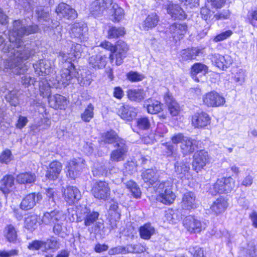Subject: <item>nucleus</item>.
Masks as SVG:
<instances>
[{
    "instance_id": "obj_44",
    "label": "nucleus",
    "mask_w": 257,
    "mask_h": 257,
    "mask_svg": "<svg viewBox=\"0 0 257 257\" xmlns=\"http://www.w3.org/2000/svg\"><path fill=\"white\" fill-rule=\"evenodd\" d=\"M94 107L92 103H89L81 114L82 120L86 122H89L94 117Z\"/></svg>"
},
{
    "instance_id": "obj_33",
    "label": "nucleus",
    "mask_w": 257,
    "mask_h": 257,
    "mask_svg": "<svg viewBox=\"0 0 257 257\" xmlns=\"http://www.w3.org/2000/svg\"><path fill=\"white\" fill-rule=\"evenodd\" d=\"M4 235L8 241L15 243L18 239L17 229L12 224L7 225L4 228Z\"/></svg>"
},
{
    "instance_id": "obj_48",
    "label": "nucleus",
    "mask_w": 257,
    "mask_h": 257,
    "mask_svg": "<svg viewBox=\"0 0 257 257\" xmlns=\"http://www.w3.org/2000/svg\"><path fill=\"white\" fill-rule=\"evenodd\" d=\"M102 138L105 143L112 144L113 145L115 143L118 139H120L113 131L106 132L102 136Z\"/></svg>"
},
{
    "instance_id": "obj_32",
    "label": "nucleus",
    "mask_w": 257,
    "mask_h": 257,
    "mask_svg": "<svg viewBox=\"0 0 257 257\" xmlns=\"http://www.w3.org/2000/svg\"><path fill=\"white\" fill-rule=\"evenodd\" d=\"M190 170V167L188 163L182 162H177L175 164V171L176 174L178 178L183 179L188 175Z\"/></svg>"
},
{
    "instance_id": "obj_49",
    "label": "nucleus",
    "mask_w": 257,
    "mask_h": 257,
    "mask_svg": "<svg viewBox=\"0 0 257 257\" xmlns=\"http://www.w3.org/2000/svg\"><path fill=\"white\" fill-rule=\"evenodd\" d=\"M59 242L54 237L47 239L44 241V251L47 252L51 249H57L59 248Z\"/></svg>"
},
{
    "instance_id": "obj_29",
    "label": "nucleus",
    "mask_w": 257,
    "mask_h": 257,
    "mask_svg": "<svg viewBox=\"0 0 257 257\" xmlns=\"http://www.w3.org/2000/svg\"><path fill=\"white\" fill-rule=\"evenodd\" d=\"M228 203L223 197L217 198L210 206L211 211L215 215L223 213L227 208Z\"/></svg>"
},
{
    "instance_id": "obj_25",
    "label": "nucleus",
    "mask_w": 257,
    "mask_h": 257,
    "mask_svg": "<svg viewBox=\"0 0 257 257\" xmlns=\"http://www.w3.org/2000/svg\"><path fill=\"white\" fill-rule=\"evenodd\" d=\"M142 179L149 185H153L158 182L159 175L156 169H148L142 173Z\"/></svg>"
},
{
    "instance_id": "obj_28",
    "label": "nucleus",
    "mask_w": 257,
    "mask_h": 257,
    "mask_svg": "<svg viewBox=\"0 0 257 257\" xmlns=\"http://www.w3.org/2000/svg\"><path fill=\"white\" fill-rule=\"evenodd\" d=\"M208 71V67L204 64L200 63H196L192 65L191 69L190 74L192 78L196 81H200L197 75L201 74L204 75Z\"/></svg>"
},
{
    "instance_id": "obj_35",
    "label": "nucleus",
    "mask_w": 257,
    "mask_h": 257,
    "mask_svg": "<svg viewBox=\"0 0 257 257\" xmlns=\"http://www.w3.org/2000/svg\"><path fill=\"white\" fill-rule=\"evenodd\" d=\"M109 8H110V13L111 14V19L113 22H118L123 18L124 11L117 4L113 3L112 1V5L109 6Z\"/></svg>"
},
{
    "instance_id": "obj_53",
    "label": "nucleus",
    "mask_w": 257,
    "mask_h": 257,
    "mask_svg": "<svg viewBox=\"0 0 257 257\" xmlns=\"http://www.w3.org/2000/svg\"><path fill=\"white\" fill-rule=\"evenodd\" d=\"M200 14L202 18L206 21L211 22L214 21V18H213V15L214 12H212L208 8L206 7L202 8L201 9Z\"/></svg>"
},
{
    "instance_id": "obj_64",
    "label": "nucleus",
    "mask_w": 257,
    "mask_h": 257,
    "mask_svg": "<svg viewBox=\"0 0 257 257\" xmlns=\"http://www.w3.org/2000/svg\"><path fill=\"white\" fill-rule=\"evenodd\" d=\"M208 5L212 8L221 9L225 5L226 0H207Z\"/></svg>"
},
{
    "instance_id": "obj_3",
    "label": "nucleus",
    "mask_w": 257,
    "mask_h": 257,
    "mask_svg": "<svg viewBox=\"0 0 257 257\" xmlns=\"http://www.w3.org/2000/svg\"><path fill=\"white\" fill-rule=\"evenodd\" d=\"M235 187V181L230 177L222 178L218 179L212 187L210 189V192L213 195L216 193H228L230 192Z\"/></svg>"
},
{
    "instance_id": "obj_60",
    "label": "nucleus",
    "mask_w": 257,
    "mask_h": 257,
    "mask_svg": "<svg viewBox=\"0 0 257 257\" xmlns=\"http://www.w3.org/2000/svg\"><path fill=\"white\" fill-rule=\"evenodd\" d=\"M7 101L15 106L19 104L18 97L16 91H12L9 93L6 96Z\"/></svg>"
},
{
    "instance_id": "obj_54",
    "label": "nucleus",
    "mask_w": 257,
    "mask_h": 257,
    "mask_svg": "<svg viewBox=\"0 0 257 257\" xmlns=\"http://www.w3.org/2000/svg\"><path fill=\"white\" fill-rule=\"evenodd\" d=\"M126 154L116 150H113L110 155V160L112 162H120L124 160Z\"/></svg>"
},
{
    "instance_id": "obj_36",
    "label": "nucleus",
    "mask_w": 257,
    "mask_h": 257,
    "mask_svg": "<svg viewBox=\"0 0 257 257\" xmlns=\"http://www.w3.org/2000/svg\"><path fill=\"white\" fill-rule=\"evenodd\" d=\"M155 231V227L150 223L144 224L139 229L140 237L144 239H149Z\"/></svg>"
},
{
    "instance_id": "obj_41",
    "label": "nucleus",
    "mask_w": 257,
    "mask_h": 257,
    "mask_svg": "<svg viewBox=\"0 0 257 257\" xmlns=\"http://www.w3.org/2000/svg\"><path fill=\"white\" fill-rule=\"evenodd\" d=\"M165 218L170 223L175 224L182 218V215L178 210H168L165 214Z\"/></svg>"
},
{
    "instance_id": "obj_50",
    "label": "nucleus",
    "mask_w": 257,
    "mask_h": 257,
    "mask_svg": "<svg viewBox=\"0 0 257 257\" xmlns=\"http://www.w3.org/2000/svg\"><path fill=\"white\" fill-rule=\"evenodd\" d=\"M124 34V28L122 27L116 28L115 27H111L108 31V36L109 38H118L123 36Z\"/></svg>"
},
{
    "instance_id": "obj_17",
    "label": "nucleus",
    "mask_w": 257,
    "mask_h": 257,
    "mask_svg": "<svg viewBox=\"0 0 257 257\" xmlns=\"http://www.w3.org/2000/svg\"><path fill=\"white\" fill-rule=\"evenodd\" d=\"M187 26L186 24L175 23L170 26L167 31L173 39L177 41L182 38L186 33Z\"/></svg>"
},
{
    "instance_id": "obj_20",
    "label": "nucleus",
    "mask_w": 257,
    "mask_h": 257,
    "mask_svg": "<svg viewBox=\"0 0 257 257\" xmlns=\"http://www.w3.org/2000/svg\"><path fill=\"white\" fill-rule=\"evenodd\" d=\"M181 207L183 209L190 210L197 207L196 196L192 192L185 193L182 197Z\"/></svg>"
},
{
    "instance_id": "obj_38",
    "label": "nucleus",
    "mask_w": 257,
    "mask_h": 257,
    "mask_svg": "<svg viewBox=\"0 0 257 257\" xmlns=\"http://www.w3.org/2000/svg\"><path fill=\"white\" fill-rule=\"evenodd\" d=\"M164 99L171 115L173 116L178 115L180 111V107L173 97L169 95H166L165 96Z\"/></svg>"
},
{
    "instance_id": "obj_12",
    "label": "nucleus",
    "mask_w": 257,
    "mask_h": 257,
    "mask_svg": "<svg viewBox=\"0 0 257 257\" xmlns=\"http://www.w3.org/2000/svg\"><path fill=\"white\" fill-rule=\"evenodd\" d=\"M203 101L206 105L210 107L219 106L225 102L224 98L215 91L206 93L203 97Z\"/></svg>"
},
{
    "instance_id": "obj_19",
    "label": "nucleus",
    "mask_w": 257,
    "mask_h": 257,
    "mask_svg": "<svg viewBox=\"0 0 257 257\" xmlns=\"http://www.w3.org/2000/svg\"><path fill=\"white\" fill-rule=\"evenodd\" d=\"M212 61L217 67L224 70L230 66L232 63V59L228 55L215 54L212 57Z\"/></svg>"
},
{
    "instance_id": "obj_5",
    "label": "nucleus",
    "mask_w": 257,
    "mask_h": 257,
    "mask_svg": "<svg viewBox=\"0 0 257 257\" xmlns=\"http://www.w3.org/2000/svg\"><path fill=\"white\" fill-rule=\"evenodd\" d=\"M128 48L127 44L123 41H117L114 45L112 53H110L109 58L111 62L115 59V64L121 65L123 59L126 57Z\"/></svg>"
},
{
    "instance_id": "obj_10",
    "label": "nucleus",
    "mask_w": 257,
    "mask_h": 257,
    "mask_svg": "<svg viewBox=\"0 0 257 257\" xmlns=\"http://www.w3.org/2000/svg\"><path fill=\"white\" fill-rule=\"evenodd\" d=\"M56 12L60 18L67 20H74L77 17L76 10L64 3H60L56 9Z\"/></svg>"
},
{
    "instance_id": "obj_8",
    "label": "nucleus",
    "mask_w": 257,
    "mask_h": 257,
    "mask_svg": "<svg viewBox=\"0 0 257 257\" xmlns=\"http://www.w3.org/2000/svg\"><path fill=\"white\" fill-rule=\"evenodd\" d=\"M88 29L83 23H75L71 27V37L77 42H82L88 39Z\"/></svg>"
},
{
    "instance_id": "obj_42",
    "label": "nucleus",
    "mask_w": 257,
    "mask_h": 257,
    "mask_svg": "<svg viewBox=\"0 0 257 257\" xmlns=\"http://www.w3.org/2000/svg\"><path fill=\"white\" fill-rule=\"evenodd\" d=\"M124 184L135 198H139L141 197L142 193L140 188L135 182L130 180L124 183Z\"/></svg>"
},
{
    "instance_id": "obj_27",
    "label": "nucleus",
    "mask_w": 257,
    "mask_h": 257,
    "mask_svg": "<svg viewBox=\"0 0 257 257\" xmlns=\"http://www.w3.org/2000/svg\"><path fill=\"white\" fill-rule=\"evenodd\" d=\"M48 98L50 106L55 109H64L67 105L66 98L60 94H55Z\"/></svg>"
},
{
    "instance_id": "obj_23",
    "label": "nucleus",
    "mask_w": 257,
    "mask_h": 257,
    "mask_svg": "<svg viewBox=\"0 0 257 257\" xmlns=\"http://www.w3.org/2000/svg\"><path fill=\"white\" fill-rule=\"evenodd\" d=\"M210 122V117L205 112L196 113L192 118V123L195 127H203L207 126Z\"/></svg>"
},
{
    "instance_id": "obj_63",
    "label": "nucleus",
    "mask_w": 257,
    "mask_h": 257,
    "mask_svg": "<svg viewBox=\"0 0 257 257\" xmlns=\"http://www.w3.org/2000/svg\"><path fill=\"white\" fill-rule=\"evenodd\" d=\"M41 64L44 66V69H43L44 75H48L53 73L54 68L53 62L52 61L48 59H44V62H42Z\"/></svg>"
},
{
    "instance_id": "obj_58",
    "label": "nucleus",
    "mask_w": 257,
    "mask_h": 257,
    "mask_svg": "<svg viewBox=\"0 0 257 257\" xmlns=\"http://www.w3.org/2000/svg\"><path fill=\"white\" fill-rule=\"evenodd\" d=\"M127 78L132 82L142 81L145 78L144 75L137 72L130 71L126 75Z\"/></svg>"
},
{
    "instance_id": "obj_51",
    "label": "nucleus",
    "mask_w": 257,
    "mask_h": 257,
    "mask_svg": "<svg viewBox=\"0 0 257 257\" xmlns=\"http://www.w3.org/2000/svg\"><path fill=\"white\" fill-rule=\"evenodd\" d=\"M118 206L116 202H113L110 205L108 213L109 215L114 218L115 220H117L120 219V214L118 210Z\"/></svg>"
},
{
    "instance_id": "obj_6",
    "label": "nucleus",
    "mask_w": 257,
    "mask_h": 257,
    "mask_svg": "<svg viewBox=\"0 0 257 257\" xmlns=\"http://www.w3.org/2000/svg\"><path fill=\"white\" fill-rule=\"evenodd\" d=\"M91 192L94 197L99 200H106L110 195V188L105 181L95 182L92 187Z\"/></svg>"
},
{
    "instance_id": "obj_26",
    "label": "nucleus",
    "mask_w": 257,
    "mask_h": 257,
    "mask_svg": "<svg viewBox=\"0 0 257 257\" xmlns=\"http://www.w3.org/2000/svg\"><path fill=\"white\" fill-rule=\"evenodd\" d=\"M61 216L62 212L55 209L50 212L45 213L42 217V221L46 225L55 223L61 219Z\"/></svg>"
},
{
    "instance_id": "obj_40",
    "label": "nucleus",
    "mask_w": 257,
    "mask_h": 257,
    "mask_svg": "<svg viewBox=\"0 0 257 257\" xmlns=\"http://www.w3.org/2000/svg\"><path fill=\"white\" fill-rule=\"evenodd\" d=\"M176 198V195L172 192L171 189L164 191L162 194L159 195L157 198V200L165 204H170L173 203Z\"/></svg>"
},
{
    "instance_id": "obj_34",
    "label": "nucleus",
    "mask_w": 257,
    "mask_h": 257,
    "mask_svg": "<svg viewBox=\"0 0 257 257\" xmlns=\"http://www.w3.org/2000/svg\"><path fill=\"white\" fill-rule=\"evenodd\" d=\"M15 177L12 175L5 176L0 182V190L5 195L8 194L11 191V188L14 184Z\"/></svg>"
},
{
    "instance_id": "obj_4",
    "label": "nucleus",
    "mask_w": 257,
    "mask_h": 257,
    "mask_svg": "<svg viewBox=\"0 0 257 257\" xmlns=\"http://www.w3.org/2000/svg\"><path fill=\"white\" fill-rule=\"evenodd\" d=\"M183 224L187 230L192 233H199L207 226L205 222L201 221L192 215L186 216L183 220Z\"/></svg>"
},
{
    "instance_id": "obj_52",
    "label": "nucleus",
    "mask_w": 257,
    "mask_h": 257,
    "mask_svg": "<svg viewBox=\"0 0 257 257\" xmlns=\"http://www.w3.org/2000/svg\"><path fill=\"white\" fill-rule=\"evenodd\" d=\"M113 147L115 148L114 150L121 151L126 154L128 151V147L126 144V141L121 138L118 139V140L113 144Z\"/></svg>"
},
{
    "instance_id": "obj_37",
    "label": "nucleus",
    "mask_w": 257,
    "mask_h": 257,
    "mask_svg": "<svg viewBox=\"0 0 257 257\" xmlns=\"http://www.w3.org/2000/svg\"><path fill=\"white\" fill-rule=\"evenodd\" d=\"M36 180V176L32 172L21 173L17 176L16 181L20 184H27L34 183Z\"/></svg>"
},
{
    "instance_id": "obj_39",
    "label": "nucleus",
    "mask_w": 257,
    "mask_h": 257,
    "mask_svg": "<svg viewBox=\"0 0 257 257\" xmlns=\"http://www.w3.org/2000/svg\"><path fill=\"white\" fill-rule=\"evenodd\" d=\"M128 98L132 101L140 102L143 100L146 96L144 89H130L127 92Z\"/></svg>"
},
{
    "instance_id": "obj_15",
    "label": "nucleus",
    "mask_w": 257,
    "mask_h": 257,
    "mask_svg": "<svg viewBox=\"0 0 257 257\" xmlns=\"http://www.w3.org/2000/svg\"><path fill=\"white\" fill-rule=\"evenodd\" d=\"M112 5V0H95L92 3L90 11L92 15L98 16Z\"/></svg>"
},
{
    "instance_id": "obj_1",
    "label": "nucleus",
    "mask_w": 257,
    "mask_h": 257,
    "mask_svg": "<svg viewBox=\"0 0 257 257\" xmlns=\"http://www.w3.org/2000/svg\"><path fill=\"white\" fill-rule=\"evenodd\" d=\"M39 29L38 25L33 24L25 26L22 21L15 20L13 28L10 31V45L5 47L3 51L8 53L9 58L4 62L5 67L16 74L24 73L27 68L24 61L34 55V45L29 41H24L25 36L36 33Z\"/></svg>"
},
{
    "instance_id": "obj_62",
    "label": "nucleus",
    "mask_w": 257,
    "mask_h": 257,
    "mask_svg": "<svg viewBox=\"0 0 257 257\" xmlns=\"http://www.w3.org/2000/svg\"><path fill=\"white\" fill-rule=\"evenodd\" d=\"M28 248L32 250L41 249L42 251H44V241L38 240H34L29 243Z\"/></svg>"
},
{
    "instance_id": "obj_9",
    "label": "nucleus",
    "mask_w": 257,
    "mask_h": 257,
    "mask_svg": "<svg viewBox=\"0 0 257 257\" xmlns=\"http://www.w3.org/2000/svg\"><path fill=\"white\" fill-rule=\"evenodd\" d=\"M208 160L207 152L203 150L197 151L193 156V169L196 172H198L206 165Z\"/></svg>"
},
{
    "instance_id": "obj_43",
    "label": "nucleus",
    "mask_w": 257,
    "mask_h": 257,
    "mask_svg": "<svg viewBox=\"0 0 257 257\" xmlns=\"http://www.w3.org/2000/svg\"><path fill=\"white\" fill-rule=\"evenodd\" d=\"M173 186V180L169 178L167 180L162 182L161 183H157L154 186L155 190L157 192L159 193V195L162 194L164 191L167 189H172Z\"/></svg>"
},
{
    "instance_id": "obj_61",
    "label": "nucleus",
    "mask_w": 257,
    "mask_h": 257,
    "mask_svg": "<svg viewBox=\"0 0 257 257\" xmlns=\"http://www.w3.org/2000/svg\"><path fill=\"white\" fill-rule=\"evenodd\" d=\"M76 43L78 42H76ZM82 51V46L80 44L78 43L73 44L71 47L70 55L71 56H73L74 59L80 58L81 56Z\"/></svg>"
},
{
    "instance_id": "obj_21",
    "label": "nucleus",
    "mask_w": 257,
    "mask_h": 257,
    "mask_svg": "<svg viewBox=\"0 0 257 257\" xmlns=\"http://www.w3.org/2000/svg\"><path fill=\"white\" fill-rule=\"evenodd\" d=\"M117 114L123 119L131 121L136 117L137 111L136 108L133 106L122 105L118 108Z\"/></svg>"
},
{
    "instance_id": "obj_2",
    "label": "nucleus",
    "mask_w": 257,
    "mask_h": 257,
    "mask_svg": "<svg viewBox=\"0 0 257 257\" xmlns=\"http://www.w3.org/2000/svg\"><path fill=\"white\" fill-rule=\"evenodd\" d=\"M59 58L62 62H65L66 68H63L60 71L59 75L56 76L55 82L53 86L56 88L65 87L71 82V80L77 77L78 74L74 67V64L72 63L75 59L73 56H71L70 53H65L60 52Z\"/></svg>"
},
{
    "instance_id": "obj_47",
    "label": "nucleus",
    "mask_w": 257,
    "mask_h": 257,
    "mask_svg": "<svg viewBox=\"0 0 257 257\" xmlns=\"http://www.w3.org/2000/svg\"><path fill=\"white\" fill-rule=\"evenodd\" d=\"M162 105L160 101L154 100L151 103L147 104V111L151 114H157L162 110Z\"/></svg>"
},
{
    "instance_id": "obj_14",
    "label": "nucleus",
    "mask_w": 257,
    "mask_h": 257,
    "mask_svg": "<svg viewBox=\"0 0 257 257\" xmlns=\"http://www.w3.org/2000/svg\"><path fill=\"white\" fill-rule=\"evenodd\" d=\"M42 198V195L39 193H30L22 199L20 204V208L24 210H30L33 208L36 203Z\"/></svg>"
},
{
    "instance_id": "obj_16",
    "label": "nucleus",
    "mask_w": 257,
    "mask_h": 257,
    "mask_svg": "<svg viewBox=\"0 0 257 257\" xmlns=\"http://www.w3.org/2000/svg\"><path fill=\"white\" fill-rule=\"evenodd\" d=\"M112 5V0H95L92 3L90 11L92 15L98 16Z\"/></svg>"
},
{
    "instance_id": "obj_7",
    "label": "nucleus",
    "mask_w": 257,
    "mask_h": 257,
    "mask_svg": "<svg viewBox=\"0 0 257 257\" xmlns=\"http://www.w3.org/2000/svg\"><path fill=\"white\" fill-rule=\"evenodd\" d=\"M85 160L81 158L69 161L66 165L67 175L72 179L77 177L85 168Z\"/></svg>"
},
{
    "instance_id": "obj_56",
    "label": "nucleus",
    "mask_w": 257,
    "mask_h": 257,
    "mask_svg": "<svg viewBox=\"0 0 257 257\" xmlns=\"http://www.w3.org/2000/svg\"><path fill=\"white\" fill-rule=\"evenodd\" d=\"M79 84L82 86H89L92 81L91 75L90 74H81L77 79Z\"/></svg>"
},
{
    "instance_id": "obj_55",
    "label": "nucleus",
    "mask_w": 257,
    "mask_h": 257,
    "mask_svg": "<svg viewBox=\"0 0 257 257\" xmlns=\"http://www.w3.org/2000/svg\"><path fill=\"white\" fill-rule=\"evenodd\" d=\"M230 15V12L228 9H224L222 11L214 12L213 18L214 21L225 20L229 18Z\"/></svg>"
},
{
    "instance_id": "obj_57",
    "label": "nucleus",
    "mask_w": 257,
    "mask_h": 257,
    "mask_svg": "<svg viewBox=\"0 0 257 257\" xmlns=\"http://www.w3.org/2000/svg\"><path fill=\"white\" fill-rule=\"evenodd\" d=\"M38 222L37 218L36 216H29L26 218L25 220V225L26 228L28 229L34 228L37 225Z\"/></svg>"
},
{
    "instance_id": "obj_24",
    "label": "nucleus",
    "mask_w": 257,
    "mask_h": 257,
    "mask_svg": "<svg viewBox=\"0 0 257 257\" xmlns=\"http://www.w3.org/2000/svg\"><path fill=\"white\" fill-rule=\"evenodd\" d=\"M167 13L174 19L182 20L186 18V14L183 9L178 5L169 3L166 7Z\"/></svg>"
},
{
    "instance_id": "obj_22",
    "label": "nucleus",
    "mask_w": 257,
    "mask_h": 257,
    "mask_svg": "<svg viewBox=\"0 0 257 257\" xmlns=\"http://www.w3.org/2000/svg\"><path fill=\"white\" fill-rule=\"evenodd\" d=\"M106 57L100 54L92 55L88 59L89 66L95 69H100L105 67L107 64Z\"/></svg>"
},
{
    "instance_id": "obj_30",
    "label": "nucleus",
    "mask_w": 257,
    "mask_h": 257,
    "mask_svg": "<svg viewBox=\"0 0 257 257\" xmlns=\"http://www.w3.org/2000/svg\"><path fill=\"white\" fill-rule=\"evenodd\" d=\"M160 21L159 17L156 13H152L148 15L144 21L142 27L144 30H149L156 27Z\"/></svg>"
},
{
    "instance_id": "obj_46",
    "label": "nucleus",
    "mask_w": 257,
    "mask_h": 257,
    "mask_svg": "<svg viewBox=\"0 0 257 257\" xmlns=\"http://www.w3.org/2000/svg\"><path fill=\"white\" fill-rule=\"evenodd\" d=\"M137 126L141 130H148L151 127V121L147 116H141L137 119Z\"/></svg>"
},
{
    "instance_id": "obj_45",
    "label": "nucleus",
    "mask_w": 257,
    "mask_h": 257,
    "mask_svg": "<svg viewBox=\"0 0 257 257\" xmlns=\"http://www.w3.org/2000/svg\"><path fill=\"white\" fill-rule=\"evenodd\" d=\"M50 11L47 8L39 7L36 11V14L38 16V20L40 22L45 21L48 22L50 20Z\"/></svg>"
},
{
    "instance_id": "obj_31",
    "label": "nucleus",
    "mask_w": 257,
    "mask_h": 257,
    "mask_svg": "<svg viewBox=\"0 0 257 257\" xmlns=\"http://www.w3.org/2000/svg\"><path fill=\"white\" fill-rule=\"evenodd\" d=\"M196 140L186 137L180 146L181 152L183 155H187L194 152L196 147Z\"/></svg>"
},
{
    "instance_id": "obj_59",
    "label": "nucleus",
    "mask_w": 257,
    "mask_h": 257,
    "mask_svg": "<svg viewBox=\"0 0 257 257\" xmlns=\"http://www.w3.org/2000/svg\"><path fill=\"white\" fill-rule=\"evenodd\" d=\"M107 172V171L105 166L99 165H96L92 170L94 176L96 177H100L106 175Z\"/></svg>"
},
{
    "instance_id": "obj_11",
    "label": "nucleus",
    "mask_w": 257,
    "mask_h": 257,
    "mask_svg": "<svg viewBox=\"0 0 257 257\" xmlns=\"http://www.w3.org/2000/svg\"><path fill=\"white\" fill-rule=\"evenodd\" d=\"M99 214L96 211H91L87 208L81 210L80 215L77 217L78 221H84V225L89 226L93 224L98 219Z\"/></svg>"
},
{
    "instance_id": "obj_18",
    "label": "nucleus",
    "mask_w": 257,
    "mask_h": 257,
    "mask_svg": "<svg viewBox=\"0 0 257 257\" xmlns=\"http://www.w3.org/2000/svg\"><path fill=\"white\" fill-rule=\"evenodd\" d=\"M62 169V165L60 162L56 161L51 162L46 171V178L52 181L56 180L59 178Z\"/></svg>"
},
{
    "instance_id": "obj_13",
    "label": "nucleus",
    "mask_w": 257,
    "mask_h": 257,
    "mask_svg": "<svg viewBox=\"0 0 257 257\" xmlns=\"http://www.w3.org/2000/svg\"><path fill=\"white\" fill-rule=\"evenodd\" d=\"M63 192L64 200L69 205L77 203L81 197L80 191L74 186H68L64 189Z\"/></svg>"
}]
</instances>
